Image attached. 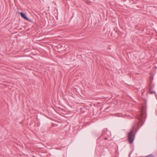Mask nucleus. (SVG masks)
I'll return each mask as SVG.
<instances>
[{"label": "nucleus", "mask_w": 157, "mask_h": 157, "mask_svg": "<svg viewBox=\"0 0 157 157\" xmlns=\"http://www.w3.org/2000/svg\"><path fill=\"white\" fill-rule=\"evenodd\" d=\"M144 157H155L154 155L152 154H150L149 155H148L146 156H144Z\"/></svg>", "instance_id": "obj_5"}, {"label": "nucleus", "mask_w": 157, "mask_h": 157, "mask_svg": "<svg viewBox=\"0 0 157 157\" xmlns=\"http://www.w3.org/2000/svg\"><path fill=\"white\" fill-rule=\"evenodd\" d=\"M20 14L23 18L28 21H29V19L27 17L25 13L23 12H20Z\"/></svg>", "instance_id": "obj_4"}, {"label": "nucleus", "mask_w": 157, "mask_h": 157, "mask_svg": "<svg viewBox=\"0 0 157 157\" xmlns=\"http://www.w3.org/2000/svg\"><path fill=\"white\" fill-rule=\"evenodd\" d=\"M144 113H145V112L144 111L143 109H142L141 110V112L137 114L136 118L139 121V122L137 123L138 124H139V123L140 122L141 123L142 122L143 123L144 121L143 119L144 118L143 116Z\"/></svg>", "instance_id": "obj_2"}, {"label": "nucleus", "mask_w": 157, "mask_h": 157, "mask_svg": "<svg viewBox=\"0 0 157 157\" xmlns=\"http://www.w3.org/2000/svg\"><path fill=\"white\" fill-rule=\"evenodd\" d=\"M107 138H105V140H107Z\"/></svg>", "instance_id": "obj_6"}, {"label": "nucleus", "mask_w": 157, "mask_h": 157, "mask_svg": "<svg viewBox=\"0 0 157 157\" xmlns=\"http://www.w3.org/2000/svg\"><path fill=\"white\" fill-rule=\"evenodd\" d=\"M134 130L132 129L128 133L127 136L129 144H132L135 139V135H133Z\"/></svg>", "instance_id": "obj_1"}, {"label": "nucleus", "mask_w": 157, "mask_h": 157, "mask_svg": "<svg viewBox=\"0 0 157 157\" xmlns=\"http://www.w3.org/2000/svg\"><path fill=\"white\" fill-rule=\"evenodd\" d=\"M153 79V77H152V78H151L150 79V82L149 84V86L150 87L149 89V92L150 94H153L155 93V92L152 90V89L154 87V86H153L152 84V81Z\"/></svg>", "instance_id": "obj_3"}]
</instances>
